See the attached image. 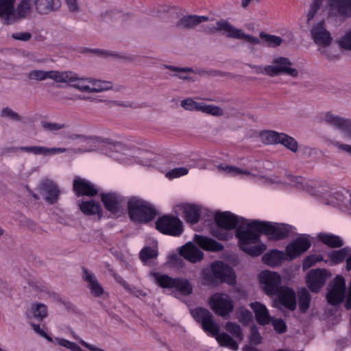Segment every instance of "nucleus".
Listing matches in <instances>:
<instances>
[{"label": "nucleus", "instance_id": "obj_21", "mask_svg": "<svg viewBox=\"0 0 351 351\" xmlns=\"http://www.w3.org/2000/svg\"><path fill=\"white\" fill-rule=\"evenodd\" d=\"M311 245L310 241L306 237H299L289 243L285 250L290 260H293L305 252Z\"/></svg>", "mask_w": 351, "mask_h": 351}, {"label": "nucleus", "instance_id": "obj_56", "mask_svg": "<svg viewBox=\"0 0 351 351\" xmlns=\"http://www.w3.org/2000/svg\"><path fill=\"white\" fill-rule=\"evenodd\" d=\"M196 101L191 98L185 99L181 101V106L186 110H195Z\"/></svg>", "mask_w": 351, "mask_h": 351}, {"label": "nucleus", "instance_id": "obj_48", "mask_svg": "<svg viewBox=\"0 0 351 351\" xmlns=\"http://www.w3.org/2000/svg\"><path fill=\"white\" fill-rule=\"evenodd\" d=\"M271 324L275 331L279 334L285 333L287 331V325L282 319L271 317Z\"/></svg>", "mask_w": 351, "mask_h": 351}, {"label": "nucleus", "instance_id": "obj_17", "mask_svg": "<svg viewBox=\"0 0 351 351\" xmlns=\"http://www.w3.org/2000/svg\"><path fill=\"white\" fill-rule=\"evenodd\" d=\"M330 276V274L326 269H312L307 274V286L312 292L317 293Z\"/></svg>", "mask_w": 351, "mask_h": 351}, {"label": "nucleus", "instance_id": "obj_50", "mask_svg": "<svg viewBox=\"0 0 351 351\" xmlns=\"http://www.w3.org/2000/svg\"><path fill=\"white\" fill-rule=\"evenodd\" d=\"M323 260L322 255L313 254L308 256L304 261V268H309L316 263L320 262Z\"/></svg>", "mask_w": 351, "mask_h": 351}, {"label": "nucleus", "instance_id": "obj_46", "mask_svg": "<svg viewBox=\"0 0 351 351\" xmlns=\"http://www.w3.org/2000/svg\"><path fill=\"white\" fill-rule=\"evenodd\" d=\"M157 256L156 250L150 247H144L140 252V258L143 262H146L149 259L156 258Z\"/></svg>", "mask_w": 351, "mask_h": 351}, {"label": "nucleus", "instance_id": "obj_38", "mask_svg": "<svg viewBox=\"0 0 351 351\" xmlns=\"http://www.w3.org/2000/svg\"><path fill=\"white\" fill-rule=\"evenodd\" d=\"M319 239L323 243L332 248L341 247L343 245V240L337 235L320 233Z\"/></svg>", "mask_w": 351, "mask_h": 351}, {"label": "nucleus", "instance_id": "obj_30", "mask_svg": "<svg viewBox=\"0 0 351 351\" xmlns=\"http://www.w3.org/2000/svg\"><path fill=\"white\" fill-rule=\"evenodd\" d=\"M194 241L200 247L205 250L219 252L223 249L221 243L207 237L195 234Z\"/></svg>", "mask_w": 351, "mask_h": 351}, {"label": "nucleus", "instance_id": "obj_8", "mask_svg": "<svg viewBox=\"0 0 351 351\" xmlns=\"http://www.w3.org/2000/svg\"><path fill=\"white\" fill-rule=\"evenodd\" d=\"M194 319L201 324L203 330L216 337L220 332V327L213 319V314L206 308H197L191 311Z\"/></svg>", "mask_w": 351, "mask_h": 351}, {"label": "nucleus", "instance_id": "obj_39", "mask_svg": "<svg viewBox=\"0 0 351 351\" xmlns=\"http://www.w3.org/2000/svg\"><path fill=\"white\" fill-rule=\"evenodd\" d=\"M262 41H260V43L262 45H265L269 47H276L281 45L283 40L281 37L277 36L275 35L268 34L264 32H261L259 35Z\"/></svg>", "mask_w": 351, "mask_h": 351}, {"label": "nucleus", "instance_id": "obj_18", "mask_svg": "<svg viewBox=\"0 0 351 351\" xmlns=\"http://www.w3.org/2000/svg\"><path fill=\"white\" fill-rule=\"evenodd\" d=\"M324 121L343 132L345 137L351 139V119L339 117L328 112L324 115Z\"/></svg>", "mask_w": 351, "mask_h": 351}, {"label": "nucleus", "instance_id": "obj_28", "mask_svg": "<svg viewBox=\"0 0 351 351\" xmlns=\"http://www.w3.org/2000/svg\"><path fill=\"white\" fill-rule=\"evenodd\" d=\"M250 306L254 313L256 322L259 324L265 326L271 322V317L264 304L259 302H252Z\"/></svg>", "mask_w": 351, "mask_h": 351}, {"label": "nucleus", "instance_id": "obj_57", "mask_svg": "<svg viewBox=\"0 0 351 351\" xmlns=\"http://www.w3.org/2000/svg\"><path fill=\"white\" fill-rule=\"evenodd\" d=\"M12 37L15 40L28 41L32 38V34L29 32H16L13 34Z\"/></svg>", "mask_w": 351, "mask_h": 351}, {"label": "nucleus", "instance_id": "obj_26", "mask_svg": "<svg viewBox=\"0 0 351 351\" xmlns=\"http://www.w3.org/2000/svg\"><path fill=\"white\" fill-rule=\"evenodd\" d=\"M82 271L83 280L88 282V288L90 290L91 294L97 298L101 296L104 293V290L94 274L85 267L82 268Z\"/></svg>", "mask_w": 351, "mask_h": 351}, {"label": "nucleus", "instance_id": "obj_29", "mask_svg": "<svg viewBox=\"0 0 351 351\" xmlns=\"http://www.w3.org/2000/svg\"><path fill=\"white\" fill-rule=\"evenodd\" d=\"M208 17L204 16L189 15L182 17L176 25L180 29H193L199 24L206 22Z\"/></svg>", "mask_w": 351, "mask_h": 351}, {"label": "nucleus", "instance_id": "obj_32", "mask_svg": "<svg viewBox=\"0 0 351 351\" xmlns=\"http://www.w3.org/2000/svg\"><path fill=\"white\" fill-rule=\"evenodd\" d=\"M285 259V254L277 250H271L263 255L262 260L263 263L269 266L275 267L280 265Z\"/></svg>", "mask_w": 351, "mask_h": 351}, {"label": "nucleus", "instance_id": "obj_35", "mask_svg": "<svg viewBox=\"0 0 351 351\" xmlns=\"http://www.w3.org/2000/svg\"><path fill=\"white\" fill-rule=\"evenodd\" d=\"M351 250L348 247H343L338 250H333L328 253V258L332 265H338L343 262L350 254Z\"/></svg>", "mask_w": 351, "mask_h": 351}, {"label": "nucleus", "instance_id": "obj_25", "mask_svg": "<svg viewBox=\"0 0 351 351\" xmlns=\"http://www.w3.org/2000/svg\"><path fill=\"white\" fill-rule=\"evenodd\" d=\"M101 199L105 208L112 213H117L123 202V198L114 193H102Z\"/></svg>", "mask_w": 351, "mask_h": 351}, {"label": "nucleus", "instance_id": "obj_42", "mask_svg": "<svg viewBox=\"0 0 351 351\" xmlns=\"http://www.w3.org/2000/svg\"><path fill=\"white\" fill-rule=\"evenodd\" d=\"M226 329L239 341H241L243 339L241 328L238 324L228 322L226 324Z\"/></svg>", "mask_w": 351, "mask_h": 351}, {"label": "nucleus", "instance_id": "obj_16", "mask_svg": "<svg viewBox=\"0 0 351 351\" xmlns=\"http://www.w3.org/2000/svg\"><path fill=\"white\" fill-rule=\"evenodd\" d=\"M274 65H268L264 67L265 73L271 77L277 76L285 73L295 77L298 75V71L290 67L292 65L291 61L283 57H279L274 60Z\"/></svg>", "mask_w": 351, "mask_h": 351}, {"label": "nucleus", "instance_id": "obj_15", "mask_svg": "<svg viewBox=\"0 0 351 351\" xmlns=\"http://www.w3.org/2000/svg\"><path fill=\"white\" fill-rule=\"evenodd\" d=\"M212 310L218 315L226 318L234 309L233 302L225 293H215L210 298Z\"/></svg>", "mask_w": 351, "mask_h": 351}, {"label": "nucleus", "instance_id": "obj_47", "mask_svg": "<svg viewBox=\"0 0 351 351\" xmlns=\"http://www.w3.org/2000/svg\"><path fill=\"white\" fill-rule=\"evenodd\" d=\"M218 168L232 175H251V173L247 170H243L237 167H232L228 165L223 167L220 165L218 167Z\"/></svg>", "mask_w": 351, "mask_h": 351}, {"label": "nucleus", "instance_id": "obj_23", "mask_svg": "<svg viewBox=\"0 0 351 351\" xmlns=\"http://www.w3.org/2000/svg\"><path fill=\"white\" fill-rule=\"evenodd\" d=\"M280 303L286 308L294 311L297 306L295 291L289 287H283L276 295Z\"/></svg>", "mask_w": 351, "mask_h": 351}, {"label": "nucleus", "instance_id": "obj_59", "mask_svg": "<svg viewBox=\"0 0 351 351\" xmlns=\"http://www.w3.org/2000/svg\"><path fill=\"white\" fill-rule=\"evenodd\" d=\"M66 2L71 12H77L79 10L77 0H66Z\"/></svg>", "mask_w": 351, "mask_h": 351}, {"label": "nucleus", "instance_id": "obj_6", "mask_svg": "<svg viewBox=\"0 0 351 351\" xmlns=\"http://www.w3.org/2000/svg\"><path fill=\"white\" fill-rule=\"evenodd\" d=\"M204 31L208 34L223 32L228 38L244 39L247 43L254 45H257V43H260L258 38L245 34L241 29L236 28L228 21L223 19L218 21L216 23V25L213 27H206Z\"/></svg>", "mask_w": 351, "mask_h": 351}, {"label": "nucleus", "instance_id": "obj_49", "mask_svg": "<svg viewBox=\"0 0 351 351\" xmlns=\"http://www.w3.org/2000/svg\"><path fill=\"white\" fill-rule=\"evenodd\" d=\"M339 44L341 48L351 51V29L340 38Z\"/></svg>", "mask_w": 351, "mask_h": 351}, {"label": "nucleus", "instance_id": "obj_4", "mask_svg": "<svg viewBox=\"0 0 351 351\" xmlns=\"http://www.w3.org/2000/svg\"><path fill=\"white\" fill-rule=\"evenodd\" d=\"M15 0H0V17L4 18V23L10 24L16 19L25 18L31 10L29 0H21L16 10L14 8Z\"/></svg>", "mask_w": 351, "mask_h": 351}, {"label": "nucleus", "instance_id": "obj_14", "mask_svg": "<svg viewBox=\"0 0 351 351\" xmlns=\"http://www.w3.org/2000/svg\"><path fill=\"white\" fill-rule=\"evenodd\" d=\"M346 294L345 278L341 276H337L329 284L326 299L330 305L337 306L343 302Z\"/></svg>", "mask_w": 351, "mask_h": 351}, {"label": "nucleus", "instance_id": "obj_1", "mask_svg": "<svg viewBox=\"0 0 351 351\" xmlns=\"http://www.w3.org/2000/svg\"><path fill=\"white\" fill-rule=\"evenodd\" d=\"M291 226L285 224L273 225L270 222L252 221L246 227L239 226L237 231L240 248L252 256L261 255L265 250L264 244L255 245L260 240V234L268 235L274 240H280L289 236Z\"/></svg>", "mask_w": 351, "mask_h": 351}, {"label": "nucleus", "instance_id": "obj_41", "mask_svg": "<svg viewBox=\"0 0 351 351\" xmlns=\"http://www.w3.org/2000/svg\"><path fill=\"white\" fill-rule=\"evenodd\" d=\"M73 74L75 75V79L67 82V83L75 82L74 84H73L71 85L73 87L81 91L87 92V93H99V92H101L103 90H104V88H91L89 86L84 84V80L80 79L77 77V75L76 73H73ZM108 88H107V87L105 88V89H108Z\"/></svg>", "mask_w": 351, "mask_h": 351}, {"label": "nucleus", "instance_id": "obj_9", "mask_svg": "<svg viewBox=\"0 0 351 351\" xmlns=\"http://www.w3.org/2000/svg\"><path fill=\"white\" fill-rule=\"evenodd\" d=\"M156 228L162 234L171 236H180L183 232L182 222L177 217L163 215L155 223Z\"/></svg>", "mask_w": 351, "mask_h": 351}, {"label": "nucleus", "instance_id": "obj_13", "mask_svg": "<svg viewBox=\"0 0 351 351\" xmlns=\"http://www.w3.org/2000/svg\"><path fill=\"white\" fill-rule=\"evenodd\" d=\"M263 141L267 144L280 143L293 152L298 151L297 141L291 136L275 131H265L261 134Z\"/></svg>", "mask_w": 351, "mask_h": 351}, {"label": "nucleus", "instance_id": "obj_33", "mask_svg": "<svg viewBox=\"0 0 351 351\" xmlns=\"http://www.w3.org/2000/svg\"><path fill=\"white\" fill-rule=\"evenodd\" d=\"M79 206L81 211L86 215H93L98 214L99 217H101L102 213L101 208L99 203L93 201H82L79 202Z\"/></svg>", "mask_w": 351, "mask_h": 351}, {"label": "nucleus", "instance_id": "obj_58", "mask_svg": "<svg viewBox=\"0 0 351 351\" xmlns=\"http://www.w3.org/2000/svg\"><path fill=\"white\" fill-rule=\"evenodd\" d=\"M31 326L34 330L41 337L47 339L49 341H52V338L49 337L45 331L43 330L39 324H36L34 323L31 324Z\"/></svg>", "mask_w": 351, "mask_h": 351}, {"label": "nucleus", "instance_id": "obj_34", "mask_svg": "<svg viewBox=\"0 0 351 351\" xmlns=\"http://www.w3.org/2000/svg\"><path fill=\"white\" fill-rule=\"evenodd\" d=\"M183 213L184 219L191 224L197 223L199 219V210L197 206L186 204L184 206Z\"/></svg>", "mask_w": 351, "mask_h": 351}, {"label": "nucleus", "instance_id": "obj_11", "mask_svg": "<svg viewBox=\"0 0 351 351\" xmlns=\"http://www.w3.org/2000/svg\"><path fill=\"white\" fill-rule=\"evenodd\" d=\"M29 80L43 81L46 79L53 80L56 82H68L75 79L71 71L60 72L57 71H45L43 70H32L27 74Z\"/></svg>", "mask_w": 351, "mask_h": 351}, {"label": "nucleus", "instance_id": "obj_53", "mask_svg": "<svg viewBox=\"0 0 351 351\" xmlns=\"http://www.w3.org/2000/svg\"><path fill=\"white\" fill-rule=\"evenodd\" d=\"M252 313L249 310L241 308L239 311L237 318L240 322L243 324H247L252 319Z\"/></svg>", "mask_w": 351, "mask_h": 351}, {"label": "nucleus", "instance_id": "obj_54", "mask_svg": "<svg viewBox=\"0 0 351 351\" xmlns=\"http://www.w3.org/2000/svg\"><path fill=\"white\" fill-rule=\"evenodd\" d=\"M1 115L2 117H9L10 119L16 121H20L21 120V117L19 114L8 107L3 108Z\"/></svg>", "mask_w": 351, "mask_h": 351}, {"label": "nucleus", "instance_id": "obj_44", "mask_svg": "<svg viewBox=\"0 0 351 351\" xmlns=\"http://www.w3.org/2000/svg\"><path fill=\"white\" fill-rule=\"evenodd\" d=\"M324 0H313L307 13V22L309 23L320 9Z\"/></svg>", "mask_w": 351, "mask_h": 351}, {"label": "nucleus", "instance_id": "obj_43", "mask_svg": "<svg viewBox=\"0 0 351 351\" xmlns=\"http://www.w3.org/2000/svg\"><path fill=\"white\" fill-rule=\"evenodd\" d=\"M250 335L249 336V342L254 346L259 345L262 343V337L256 326H252L250 328Z\"/></svg>", "mask_w": 351, "mask_h": 351}, {"label": "nucleus", "instance_id": "obj_27", "mask_svg": "<svg viewBox=\"0 0 351 351\" xmlns=\"http://www.w3.org/2000/svg\"><path fill=\"white\" fill-rule=\"evenodd\" d=\"M10 150H20L27 153H32L35 155H53L56 153H64L66 151V148H48L41 146H23L20 147H12Z\"/></svg>", "mask_w": 351, "mask_h": 351}, {"label": "nucleus", "instance_id": "obj_36", "mask_svg": "<svg viewBox=\"0 0 351 351\" xmlns=\"http://www.w3.org/2000/svg\"><path fill=\"white\" fill-rule=\"evenodd\" d=\"M298 295L300 311L301 313H305L310 306L311 294L306 289L301 288L298 291Z\"/></svg>", "mask_w": 351, "mask_h": 351}, {"label": "nucleus", "instance_id": "obj_55", "mask_svg": "<svg viewBox=\"0 0 351 351\" xmlns=\"http://www.w3.org/2000/svg\"><path fill=\"white\" fill-rule=\"evenodd\" d=\"M205 113L219 117L223 114V111L219 106L214 105H206Z\"/></svg>", "mask_w": 351, "mask_h": 351}, {"label": "nucleus", "instance_id": "obj_62", "mask_svg": "<svg viewBox=\"0 0 351 351\" xmlns=\"http://www.w3.org/2000/svg\"><path fill=\"white\" fill-rule=\"evenodd\" d=\"M69 138L71 139V140H75V139L81 138V139H82L84 141H87V140H89V139H91L92 137L86 136L83 135V134H71V135H70L69 136Z\"/></svg>", "mask_w": 351, "mask_h": 351}, {"label": "nucleus", "instance_id": "obj_12", "mask_svg": "<svg viewBox=\"0 0 351 351\" xmlns=\"http://www.w3.org/2000/svg\"><path fill=\"white\" fill-rule=\"evenodd\" d=\"M259 280L265 293L269 296L277 295L283 287L281 276L276 272L263 271L259 275Z\"/></svg>", "mask_w": 351, "mask_h": 351}, {"label": "nucleus", "instance_id": "obj_10", "mask_svg": "<svg viewBox=\"0 0 351 351\" xmlns=\"http://www.w3.org/2000/svg\"><path fill=\"white\" fill-rule=\"evenodd\" d=\"M328 16L345 22L351 18V0H327Z\"/></svg>", "mask_w": 351, "mask_h": 351}, {"label": "nucleus", "instance_id": "obj_22", "mask_svg": "<svg viewBox=\"0 0 351 351\" xmlns=\"http://www.w3.org/2000/svg\"><path fill=\"white\" fill-rule=\"evenodd\" d=\"M40 189L45 195V199L51 204H55L60 195V191L56 182L51 180H44L42 181Z\"/></svg>", "mask_w": 351, "mask_h": 351}, {"label": "nucleus", "instance_id": "obj_37", "mask_svg": "<svg viewBox=\"0 0 351 351\" xmlns=\"http://www.w3.org/2000/svg\"><path fill=\"white\" fill-rule=\"evenodd\" d=\"M215 339L221 346L228 348L233 351H237L239 349L237 342L226 332H219Z\"/></svg>", "mask_w": 351, "mask_h": 351}, {"label": "nucleus", "instance_id": "obj_31", "mask_svg": "<svg viewBox=\"0 0 351 351\" xmlns=\"http://www.w3.org/2000/svg\"><path fill=\"white\" fill-rule=\"evenodd\" d=\"M61 6L60 0H36L35 7L36 10L42 14H48L59 9Z\"/></svg>", "mask_w": 351, "mask_h": 351}, {"label": "nucleus", "instance_id": "obj_45", "mask_svg": "<svg viewBox=\"0 0 351 351\" xmlns=\"http://www.w3.org/2000/svg\"><path fill=\"white\" fill-rule=\"evenodd\" d=\"M165 67L169 70H171L174 72H179L180 74L176 75V76H178L180 79L182 80H187L189 79V77L187 75H183L182 73H193L194 71L192 68L190 67H178L171 65H165Z\"/></svg>", "mask_w": 351, "mask_h": 351}, {"label": "nucleus", "instance_id": "obj_3", "mask_svg": "<svg viewBox=\"0 0 351 351\" xmlns=\"http://www.w3.org/2000/svg\"><path fill=\"white\" fill-rule=\"evenodd\" d=\"M128 208L130 219L138 223H146L156 215V210L149 203L136 197H132L128 201Z\"/></svg>", "mask_w": 351, "mask_h": 351}, {"label": "nucleus", "instance_id": "obj_20", "mask_svg": "<svg viewBox=\"0 0 351 351\" xmlns=\"http://www.w3.org/2000/svg\"><path fill=\"white\" fill-rule=\"evenodd\" d=\"M73 190L77 197H93L98 193L97 189L93 183L78 176L73 180Z\"/></svg>", "mask_w": 351, "mask_h": 351}, {"label": "nucleus", "instance_id": "obj_24", "mask_svg": "<svg viewBox=\"0 0 351 351\" xmlns=\"http://www.w3.org/2000/svg\"><path fill=\"white\" fill-rule=\"evenodd\" d=\"M180 256L187 261L195 263L204 258V253L193 243L188 242L179 251Z\"/></svg>", "mask_w": 351, "mask_h": 351}, {"label": "nucleus", "instance_id": "obj_51", "mask_svg": "<svg viewBox=\"0 0 351 351\" xmlns=\"http://www.w3.org/2000/svg\"><path fill=\"white\" fill-rule=\"evenodd\" d=\"M41 125L43 128L46 131H58L61 129H63L66 127L65 124H60L56 123H51L43 121H41Z\"/></svg>", "mask_w": 351, "mask_h": 351}, {"label": "nucleus", "instance_id": "obj_63", "mask_svg": "<svg viewBox=\"0 0 351 351\" xmlns=\"http://www.w3.org/2000/svg\"><path fill=\"white\" fill-rule=\"evenodd\" d=\"M345 306L347 309H351V280L350 282V287L348 289V298Z\"/></svg>", "mask_w": 351, "mask_h": 351}, {"label": "nucleus", "instance_id": "obj_64", "mask_svg": "<svg viewBox=\"0 0 351 351\" xmlns=\"http://www.w3.org/2000/svg\"><path fill=\"white\" fill-rule=\"evenodd\" d=\"M206 108V104L204 103H197L196 102L195 111H199L205 113Z\"/></svg>", "mask_w": 351, "mask_h": 351}, {"label": "nucleus", "instance_id": "obj_61", "mask_svg": "<svg viewBox=\"0 0 351 351\" xmlns=\"http://www.w3.org/2000/svg\"><path fill=\"white\" fill-rule=\"evenodd\" d=\"M336 146L341 150L349 154L351 156V145L337 143Z\"/></svg>", "mask_w": 351, "mask_h": 351}, {"label": "nucleus", "instance_id": "obj_2", "mask_svg": "<svg viewBox=\"0 0 351 351\" xmlns=\"http://www.w3.org/2000/svg\"><path fill=\"white\" fill-rule=\"evenodd\" d=\"M220 283L235 285L236 275L231 267L218 261L213 263L210 268L202 270V284L214 287Z\"/></svg>", "mask_w": 351, "mask_h": 351}, {"label": "nucleus", "instance_id": "obj_40", "mask_svg": "<svg viewBox=\"0 0 351 351\" xmlns=\"http://www.w3.org/2000/svg\"><path fill=\"white\" fill-rule=\"evenodd\" d=\"M30 313L35 319L41 322L47 317V306L42 303H33L30 308Z\"/></svg>", "mask_w": 351, "mask_h": 351}, {"label": "nucleus", "instance_id": "obj_19", "mask_svg": "<svg viewBox=\"0 0 351 351\" xmlns=\"http://www.w3.org/2000/svg\"><path fill=\"white\" fill-rule=\"evenodd\" d=\"M311 38L318 45L326 47L330 45L332 37L330 33L326 29L324 20L313 25L311 29Z\"/></svg>", "mask_w": 351, "mask_h": 351}, {"label": "nucleus", "instance_id": "obj_60", "mask_svg": "<svg viewBox=\"0 0 351 351\" xmlns=\"http://www.w3.org/2000/svg\"><path fill=\"white\" fill-rule=\"evenodd\" d=\"M80 343L84 347L86 348L90 351H104L103 349L95 347L91 344L88 343L87 342L84 341V340L81 339L80 340Z\"/></svg>", "mask_w": 351, "mask_h": 351}, {"label": "nucleus", "instance_id": "obj_7", "mask_svg": "<svg viewBox=\"0 0 351 351\" xmlns=\"http://www.w3.org/2000/svg\"><path fill=\"white\" fill-rule=\"evenodd\" d=\"M155 278L159 286L163 288L175 289L183 295H189L193 291L189 281L185 278H173L167 275L156 274Z\"/></svg>", "mask_w": 351, "mask_h": 351}, {"label": "nucleus", "instance_id": "obj_5", "mask_svg": "<svg viewBox=\"0 0 351 351\" xmlns=\"http://www.w3.org/2000/svg\"><path fill=\"white\" fill-rule=\"evenodd\" d=\"M243 219H239L236 215L230 212H219L215 215V221L218 226V230L213 231V235L219 240H227L229 234L227 230L234 229L237 226L246 227ZM237 230L236 232L237 231Z\"/></svg>", "mask_w": 351, "mask_h": 351}, {"label": "nucleus", "instance_id": "obj_52", "mask_svg": "<svg viewBox=\"0 0 351 351\" xmlns=\"http://www.w3.org/2000/svg\"><path fill=\"white\" fill-rule=\"evenodd\" d=\"M188 172L189 170L186 167H178L169 171L166 176L169 178H175L186 175Z\"/></svg>", "mask_w": 351, "mask_h": 351}]
</instances>
